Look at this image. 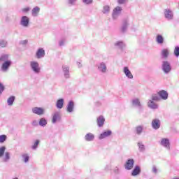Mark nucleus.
Returning a JSON list of instances; mask_svg holds the SVG:
<instances>
[{"label":"nucleus","instance_id":"obj_39","mask_svg":"<svg viewBox=\"0 0 179 179\" xmlns=\"http://www.w3.org/2000/svg\"><path fill=\"white\" fill-rule=\"evenodd\" d=\"M22 157L24 158V162H25V163H27V162H29V155H27V154L23 155Z\"/></svg>","mask_w":179,"mask_h":179},{"label":"nucleus","instance_id":"obj_10","mask_svg":"<svg viewBox=\"0 0 179 179\" xmlns=\"http://www.w3.org/2000/svg\"><path fill=\"white\" fill-rule=\"evenodd\" d=\"M112 132L110 130H108L100 134L99 139H104V138H107L108 136H110Z\"/></svg>","mask_w":179,"mask_h":179},{"label":"nucleus","instance_id":"obj_45","mask_svg":"<svg viewBox=\"0 0 179 179\" xmlns=\"http://www.w3.org/2000/svg\"><path fill=\"white\" fill-rule=\"evenodd\" d=\"M152 171H153V173H157V169H156V167L152 168Z\"/></svg>","mask_w":179,"mask_h":179},{"label":"nucleus","instance_id":"obj_20","mask_svg":"<svg viewBox=\"0 0 179 179\" xmlns=\"http://www.w3.org/2000/svg\"><path fill=\"white\" fill-rule=\"evenodd\" d=\"M148 106V107H150V108H153V109L157 108V104L155 103V102L152 100L149 101Z\"/></svg>","mask_w":179,"mask_h":179},{"label":"nucleus","instance_id":"obj_41","mask_svg":"<svg viewBox=\"0 0 179 179\" xmlns=\"http://www.w3.org/2000/svg\"><path fill=\"white\" fill-rule=\"evenodd\" d=\"M83 2L86 3V5H89V3H92L93 2V0H83Z\"/></svg>","mask_w":179,"mask_h":179},{"label":"nucleus","instance_id":"obj_28","mask_svg":"<svg viewBox=\"0 0 179 179\" xmlns=\"http://www.w3.org/2000/svg\"><path fill=\"white\" fill-rule=\"evenodd\" d=\"M99 69H100L101 72H106L107 66H106V64H101L100 66L99 67Z\"/></svg>","mask_w":179,"mask_h":179},{"label":"nucleus","instance_id":"obj_13","mask_svg":"<svg viewBox=\"0 0 179 179\" xmlns=\"http://www.w3.org/2000/svg\"><path fill=\"white\" fill-rule=\"evenodd\" d=\"M73 107H75V103L73 101H70L67 105L68 113H72V111H73Z\"/></svg>","mask_w":179,"mask_h":179},{"label":"nucleus","instance_id":"obj_38","mask_svg":"<svg viewBox=\"0 0 179 179\" xmlns=\"http://www.w3.org/2000/svg\"><path fill=\"white\" fill-rule=\"evenodd\" d=\"M38 143H40V141L36 140L34 144V145L32 146L33 149H37V147L38 146Z\"/></svg>","mask_w":179,"mask_h":179},{"label":"nucleus","instance_id":"obj_24","mask_svg":"<svg viewBox=\"0 0 179 179\" xmlns=\"http://www.w3.org/2000/svg\"><path fill=\"white\" fill-rule=\"evenodd\" d=\"M57 120H59V114L58 113H56L53 115L52 122L55 124V122H57Z\"/></svg>","mask_w":179,"mask_h":179},{"label":"nucleus","instance_id":"obj_25","mask_svg":"<svg viewBox=\"0 0 179 179\" xmlns=\"http://www.w3.org/2000/svg\"><path fill=\"white\" fill-rule=\"evenodd\" d=\"M13 101H15V96H10L8 98V99L7 100V103H8V106H13Z\"/></svg>","mask_w":179,"mask_h":179},{"label":"nucleus","instance_id":"obj_37","mask_svg":"<svg viewBox=\"0 0 179 179\" xmlns=\"http://www.w3.org/2000/svg\"><path fill=\"white\" fill-rule=\"evenodd\" d=\"M5 47H6V42L0 41V48H3Z\"/></svg>","mask_w":179,"mask_h":179},{"label":"nucleus","instance_id":"obj_47","mask_svg":"<svg viewBox=\"0 0 179 179\" xmlns=\"http://www.w3.org/2000/svg\"><path fill=\"white\" fill-rule=\"evenodd\" d=\"M64 71L66 72H69V69L68 67H66L64 69Z\"/></svg>","mask_w":179,"mask_h":179},{"label":"nucleus","instance_id":"obj_14","mask_svg":"<svg viewBox=\"0 0 179 179\" xmlns=\"http://www.w3.org/2000/svg\"><path fill=\"white\" fill-rule=\"evenodd\" d=\"M169 54H170V51L167 48L162 49L161 52V55L163 57V58H168Z\"/></svg>","mask_w":179,"mask_h":179},{"label":"nucleus","instance_id":"obj_19","mask_svg":"<svg viewBox=\"0 0 179 179\" xmlns=\"http://www.w3.org/2000/svg\"><path fill=\"white\" fill-rule=\"evenodd\" d=\"M85 138L86 141L90 142L94 139V135H93L92 133H88Z\"/></svg>","mask_w":179,"mask_h":179},{"label":"nucleus","instance_id":"obj_1","mask_svg":"<svg viewBox=\"0 0 179 179\" xmlns=\"http://www.w3.org/2000/svg\"><path fill=\"white\" fill-rule=\"evenodd\" d=\"M31 66L34 72H36V73H38L40 72V67L38 65V62H31Z\"/></svg>","mask_w":179,"mask_h":179},{"label":"nucleus","instance_id":"obj_46","mask_svg":"<svg viewBox=\"0 0 179 179\" xmlns=\"http://www.w3.org/2000/svg\"><path fill=\"white\" fill-rule=\"evenodd\" d=\"M123 43L122 42H117L116 43V45H122Z\"/></svg>","mask_w":179,"mask_h":179},{"label":"nucleus","instance_id":"obj_33","mask_svg":"<svg viewBox=\"0 0 179 179\" xmlns=\"http://www.w3.org/2000/svg\"><path fill=\"white\" fill-rule=\"evenodd\" d=\"M174 55L176 57H179V47L176 46L174 49Z\"/></svg>","mask_w":179,"mask_h":179},{"label":"nucleus","instance_id":"obj_51","mask_svg":"<svg viewBox=\"0 0 179 179\" xmlns=\"http://www.w3.org/2000/svg\"><path fill=\"white\" fill-rule=\"evenodd\" d=\"M66 78H69V76L68 75H66Z\"/></svg>","mask_w":179,"mask_h":179},{"label":"nucleus","instance_id":"obj_5","mask_svg":"<svg viewBox=\"0 0 179 179\" xmlns=\"http://www.w3.org/2000/svg\"><path fill=\"white\" fill-rule=\"evenodd\" d=\"M158 96H159L162 100H167L169 93H167V91L162 90L158 92Z\"/></svg>","mask_w":179,"mask_h":179},{"label":"nucleus","instance_id":"obj_50","mask_svg":"<svg viewBox=\"0 0 179 179\" xmlns=\"http://www.w3.org/2000/svg\"><path fill=\"white\" fill-rule=\"evenodd\" d=\"M122 31H125V27H123V28L122 29Z\"/></svg>","mask_w":179,"mask_h":179},{"label":"nucleus","instance_id":"obj_7","mask_svg":"<svg viewBox=\"0 0 179 179\" xmlns=\"http://www.w3.org/2000/svg\"><path fill=\"white\" fill-rule=\"evenodd\" d=\"M124 73L126 75L127 78H129V79H133L134 76L132 75V73H131V71H129V69L128 67L124 68Z\"/></svg>","mask_w":179,"mask_h":179},{"label":"nucleus","instance_id":"obj_17","mask_svg":"<svg viewBox=\"0 0 179 179\" xmlns=\"http://www.w3.org/2000/svg\"><path fill=\"white\" fill-rule=\"evenodd\" d=\"M104 121H106L104 117L103 116H99L97 119V124L99 127H103V125H104Z\"/></svg>","mask_w":179,"mask_h":179},{"label":"nucleus","instance_id":"obj_42","mask_svg":"<svg viewBox=\"0 0 179 179\" xmlns=\"http://www.w3.org/2000/svg\"><path fill=\"white\" fill-rule=\"evenodd\" d=\"M125 2H127V0H117V3L120 5H122V3H125Z\"/></svg>","mask_w":179,"mask_h":179},{"label":"nucleus","instance_id":"obj_36","mask_svg":"<svg viewBox=\"0 0 179 179\" xmlns=\"http://www.w3.org/2000/svg\"><path fill=\"white\" fill-rule=\"evenodd\" d=\"M133 104L134 106H141V102L139 101V99H136L133 100Z\"/></svg>","mask_w":179,"mask_h":179},{"label":"nucleus","instance_id":"obj_52","mask_svg":"<svg viewBox=\"0 0 179 179\" xmlns=\"http://www.w3.org/2000/svg\"><path fill=\"white\" fill-rule=\"evenodd\" d=\"M173 179H179L178 178H173Z\"/></svg>","mask_w":179,"mask_h":179},{"label":"nucleus","instance_id":"obj_48","mask_svg":"<svg viewBox=\"0 0 179 179\" xmlns=\"http://www.w3.org/2000/svg\"><path fill=\"white\" fill-rule=\"evenodd\" d=\"M27 43V40H24L22 41V44H26Z\"/></svg>","mask_w":179,"mask_h":179},{"label":"nucleus","instance_id":"obj_3","mask_svg":"<svg viewBox=\"0 0 179 179\" xmlns=\"http://www.w3.org/2000/svg\"><path fill=\"white\" fill-rule=\"evenodd\" d=\"M162 69L166 73H169L170 71H171V67L170 66V64L168 62H164Z\"/></svg>","mask_w":179,"mask_h":179},{"label":"nucleus","instance_id":"obj_18","mask_svg":"<svg viewBox=\"0 0 179 179\" xmlns=\"http://www.w3.org/2000/svg\"><path fill=\"white\" fill-rule=\"evenodd\" d=\"M32 15L33 16H38V13H40V8L38 6H36L32 9Z\"/></svg>","mask_w":179,"mask_h":179},{"label":"nucleus","instance_id":"obj_9","mask_svg":"<svg viewBox=\"0 0 179 179\" xmlns=\"http://www.w3.org/2000/svg\"><path fill=\"white\" fill-rule=\"evenodd\" d=\"M161 145L164 146V148H167V149H170V141L167 138H162L161 141Z\"/></svg>","mask_w":179,"mask_h":179},{"label":"nucleus","instance_id":"obj_35","mask_svg":"<svg viewBox=\"0 0 179 179\" xmlns=\"http://www.w3.org/2000/svg\"><path fill=\"white\" fill-rule=\"evenodd\" d=\"M9 159H10L9 152H5V155L3 158L4 162H8Z\"/></svg>","mask_w":179,"mask_h":179},{"label":"nucleus","instance_id":"obj_16","mask_svg":"<svg viewBox=\"0 0 179 179\" xmlns=\"http://www.w3.org/2000/svg\"><path fill=\"white\" fill-rule=\"evenodd\" d=\"M10 61H6L3 64H2V66H1V69L3 71H7L8 70V68H9V66H10Z\"/></svg>","mask_w":179,"mask_h":179},{"label":"nucleus","instance_id":"obj_21","mask_svg":"<svg viewBox=\"0 0 179 179\" xmlns=\"http://www.w3.org/2000/svg\"><path fill=\"white\" fill-rule=\"evenodd\" d=\"M57 108H62L64 107V99H59L56 103Z\"/></svg>","mask_w":179,"mask_h":179},{"label":"nucleus","instance_id":"obj_23","mask_svg":"<svg viewBox=\"0 0 179 179\" xmlns=\"http://www.w3.org/2000/svg\"><path fill=\"white\" fill-rule=\"evenodd\" d=\"M164 41V38H163V36L162 35L157 36V43H158V44H163Z\"/></svg>","mask_w":179,"mask_h":179},{"label":"nucleus","instance_id":"obj_15","mask_svg":"<svg viewBox=\"0 0 179 179\" xmlns=\"http://www.w3.org/2000/svg\"><path fill=\"white\" fill-rule=\"evenodd\" d=\"M141 173V168L138 166H135L131 172V176H135Z\"/></svg>","mask_w":179,"mask_h":179},{"label":"nucleus","instance_id":"obj_4","mask_svg":"<svg viewBox=\"0 0 179 179\" xmlns=\"http://www.w3.org/2000/svg\"><path fill=\"white\" fill-rule=\"evenodd\" d=\"M34 114H37V115H43L44 114V109L42 108L35 107L32 109Z\"/></svg>","mask_w":179,"mask_h":179},{"label":"nucleus","instance_id":"obj_29","mask_svg":"<svg viewBox=\"0 0 179 179\" xmlns=\"http://www.w3.org/2000/svg\"><path fill=\"white\" fill-rule=\"evenodd\" d=\"M6 149V148H5V146L0 148V157H2V156H3V155H5Z\"/></svg>","mask_w":179,"mask_h":179},{"label":"nucleus","instance_id":"obj_6","mask_svg":"<svg viewBox=\"0 0 179 179\" xmlns=\"http://www.w3.org/2000/svg\"><path fill=\"white\" fill-rule=\"evenodd\" d=\"M121 10H122V8L120 6H117L113 9V17H116L118 16V15L121 14Z\"/></svg>","mask_w":179,"mask_h":179},{"label":"nucleus","instance_id":"obj_26","mask_svg":"<svg viewBox=\"0 0 179 179\" xmlns=\"http://www.w3.org/2000/svg\"><path fill=\"white\" fill-rule=\"evenodd\" d=\"M142 131H143V127L142 126H138L136 127V131L138 135H140V134H142Z\"/></svg>","mask_w":179,"mask_h":179},{"label":"nucleus","instance_id":"obj_43","mask_svg":"<svg viewBox=\"0 0 179 179\" xmlns=\"http://www.w3.org/2000/svg\"><path fill=\"white\" fill-rule=\"evenodd\" d=\"M30 10V8L27 7L22 9V12H29Z\"/></svg>","mask_w":179,"mask_h":179},{"label":"nucleus","instance_id":"obj_44","mask_svg":"<svg viewBox=\"0 0 179 179\" xmlns=\"http://www.w3.org/2000/svg\"><path fill=\"white\" fill-rule=\"evenodd\" d=\"M75 2H76V0H69V3H70L71 5H73V3H75Z\"/></svg>","mask_w":179,"mask_h":179},{"label":"nucleus","instance_id":"obj_40","mask_svg":"<svg viewBox=\"0 0 179 179\" xmlns=\"http://www.w3.org/2000/svg\"><path fill=\"white\" fill-rule=\"evenodd\" d=\"M5 90V87L3 86V85H2V83H0V96L1 94H2V92H3Z\"/></svg>","mask_w":179,"mask_h":179},{"label":"nucleus","instance_id":"obj_22","mask_svg":"<svg viewBox=\"0 0 179 179\" xmlns=\"http://www.w3.org/2000/svg\"><path fill=\"white\" fill-rule=\"evenodd\" d=\"M164 13H165V17H166V19H171V17H173V14L171 13V10H166Z\"/></svg>","mask_w":179,"mask_h":179},{"label":"nucleus","instance_id":"obj_8","mask_svg":"<svg viewBox=\"0 0 179 179\" xmlns=\"http://www.w3.org/2000/svg\"><path fill=\"white\" fill-rule=\"evenodd\" d=\"M152 126L154 129H159L160 128V120L155 119L152 122Z\"/></svg>","mask_w":179,"mask_h":179},{"label":"nucleus","instance_id":"obj_49","mask_svg":"<svg viewBox=\"0 0 179 179\" xmlns=\"http://www.w3.org/2000/svg\"><path fill=\"white\" fill-rule=\"evenodd\" d=\"M138 146H139L140 149H143V145L138 144Z\"/></svg>","mask_w":179,"mask_h":179},{"label":"nucleus","instance_id":"obj_12","mask_svg":"<svg viewBox=\"0 0 179 179\" xmlns=\"http://www.w3.org/2000/svg\"><path fill=\"white\" fill-rule=\"evenodd\" d=\"M21 24L25 27H27V26H29V17L23 16L22 17Z\"/></svg>","mask_w":179,"mask_h":179},{"label":"nucleus","instance_id":"obj_34","mask_svg":"<svg viewBox=\"0 0 179 179\" xmlns=\"http://www.w3.org/2000/svg\"><path fill=\"white\" fill-rule=\"evenodd\" d=\"M108 12H110V6H103V13H107Z\"/></svg>","mask_w":179,"mask_h":179},{"label":"nucleus","instance_id":"obj_31","mask_svg":"<svg viewBox=\"0 0 179 179\" xmlns=\"http://www.w3.org/2000/svg\"><path fill=\"white\" fill-rule=\"evenodd\" d=\"M6 141V135L3 134L0 136V143H3Z\"/></svg>","mask_w":179,"mask_h":179},{"label":"nucleus","instance_id":"obj_2","mask_svg":"<svg viewBox=\"0 0 179 179\" xmlns=\"http://www.w3.org/2000/svg\"><path fill=\"white\" fill-rule=\"evenodd\" d=\"M135 163V162L134 161V159H129L127 161L126 164H124V167L127 170H132V169L134 168V164Z\"/></svg>","mask_w":179,"mask_h":179},{"label":"nucleus","instance_id":"obj_30","mask_svg":"<svg viewBox=\"0 0 179 179\" xmlns=\"http://www.w3.org/2000/svg\"><path fill=\"white\" fill-rule=\"evenodd\" d=\"M152 100H154L155 101H159V100H160V97H159L158 94H152Z\"/></svg>","mask_w":179,"mask_h":179},{"label":"nucleus","instance_id":"obj_27","mask_svg":"<svg viewBox=\"0 0 179 179\" xmlns=\"http://www.w3.org/2000/svg\"><path fill=\"white\" fill-rule=\"evenodd\" d=\"M39 125L41 127H45V125H47V120L44 118H41L39 121Z\"/></svg>","mask_w":179,"mask_h":179},{"label":"nucleus","instance_id":"obj_32","mask_svg":"<svg viewBox=\"0 0 179 179\" xmlns=\"http://www.w3.org/2000/svg\"><path fill=\"white\" fill-rule=\"evenodd\" d=\"M8 59V55H3L0 57V62H3Z\"/></svg>","mask_w":179,"mask_h":179},{"label":"nucleus","instance_id":"obj_11","mask_svg":"<svg viewBox=\"0 0 179 179\" xmlns=\"http://www.w3.org/2000/svg\"><path fill=\"white\" fill-rule=\"evenodd\" d=\"M45 55V52L43 50V48H40L36 52V57L38 59L43 58Z\"/></svg>","mask_w":179,"mask_h":179}]
</instances>
